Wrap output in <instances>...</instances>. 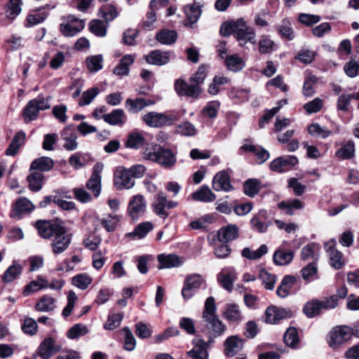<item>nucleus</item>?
<instances>
[{
	"mask_svg": "<svg viewBox=\"0 0 359 359\" xmlns=\"http://www.w3.org/2000/svg\"><path fill=\"white\" fill-rule=\"evenodd\" d=\"M102 119L111 126H123L126 123V116L123 109H117L104 114Z\"/></svg>",
	"mask_w": 359,
	"mask_h": 359,
	"instance_id": "nucleus-29",
	"label": "nucleus"
},
{
	"mask_svg": "<svg viewBox=\"0 0 359 359\" xmlns=\"http://www.w3.org/2000/svg\"><path fill=\"white\" fill-rule=\"evenodd\" d=\"M88 69L90 72H97L102 69L103 57L102 55L88 57L86 60Z\"/></svg>",
	"mask_w": 359,
	"mask_h": 359,
	"instance_id": "nucleus-52",
	"label": "nucleus"
},
{
	"mask_svg": "<svg viewBox=\"0 0 359 359\" xmlns=\"http://www.w3.org/2000/svg\"><path fill=\"white\" fill-rule=\"evenodd\" d=\"M179 118L178 115L172 111L158 113L151 111L142 116L144 123L151 128H160L165 126H170Z\"/></svg>",
	"mask_w": 359,
	"mask_h": 359,
	"instance_id": "nucleus-4",
	"label": "nucleus"
},
{
	"mask_svg": "<svg viewBox=\"0 0 359 359\" xmlns=\"http://www.w3.org/2000/svg\"><path fill=\"white\" fill-rule=\"evenodd\" d=\"M154 104V102L153 101L142 97L136 99L128 98L126 101L125 106L130 113L136 114L142 110L144 107Z\"/></svg>",
	"mask_w": 359,
	"mask_h": 359,
	"instance_id": "nucleus-26",
	"label": "nucleus"
},
{
	"mask_svg": "<svg viewBox=\"0 0 359 359\" xmlns=\"http://www.w3.org/2000/svg\"><path fill=\"white\" fill-rule=\"evenodd\" d=\"M237 278V273L234 268H223L217 275V280L223 288L229 292L233 290V284Z\"/></svg>",
	"mask_w": 359,
	"mask_h": 359,
	"instance_id": "nucleus-17",
	"label": "nucleus"
},
{
	"mask_svg": "<svg viewBox=\"0 0 359 359\" xmlns=\"http://www.w3.org/2000/svg\"><path fill=\"white\" fill-rule=\"evenodd\" d=\"M243 18H239L236 21L230 22H224L220 28V34L224 36H228L231 34H236V29L238 26L242 25Z\"/></svg>",
	"mask_w": 359,
	"mask_h": 359,
	"instance_id": "nucleus-53",
	"label": "nucleus"
},
{
	"mask_svg": "<svg viewBox=\"0 0 359 359\" xmlns=\"http://www.w3.org/2000/svg\"><path fill=\"white\" fill-rule=\"evenodd\" d=\"M194 348L187 352V355L191 359H208V345L203 339L196 337L193 340Z\"/></svg>",
	"mask_w": 359,
	"mask_h": 359,
	"instance_id": "nucleus-20",
	"label": "nucleus"
},
{
	"mask_svg": "<svg viewBox=\"0 0 359 359\" xmlns=\"http://www.w3.org/2000/svg\"><path fill=\"white\" fill-rule=\"evenodd\" d=\"M288 245L289 242L284 241L275 250L273 255V261L276 266H287L293 261L294 252L287 249Z\"/></svg>",
	"mask_w": 359,
	"mask_h": 359,
	"instance_id": "nucleus-13",
	"label": "nucleus"
},
{
	"mask_svg": "<svg viewBox=\"0 0 359 359\" xmlns=\"http://www.w3.org/2000/svg\"><path fill=\"white\" fill-rule=\"evenodd\" d=\"M226 64L227 68L233 72H238L241 70L244 67L243 60L237 55H232L226 56Z\"/></svg>",
	"mask_w": 359,
	"mask_h": 359,
	"instance_id": "nucleus-59",
	"label": "nucleus"
},
{
	"mask_svg": "<svg viewBox=\"0 0 359 359\" xmlns=\"http://www.w3.org/2000/svg\"><path fill=\"white\" fill-rule=\"evenodd\" d=\"M308 131L313 137L325 139L334 133H339V128L337 127L334 130H330L318 123H315L309 126Z\"/></svg>",
	"mask_w": 359,
	"mask_h": 359,
	"instance_id": "nucleus-28",
	"label": "nucleus"
},
{
	"mask_svg": "<svg viewBox=\"0 0 359 359\" xmlns=\"http://www.w3.org/2000/svg\"><path fill=\"white\" fill-rule=\"evenodd\" d=\"M114 183L118 189H130L134 187L135 182L126 168H119L114 174Z\"/></svg>",
	"mask_w": 359,
	"mask_h": 359,
	"instance_id": "nucleus-15",
	"label": "nucleus"
},
{
	"mask_svg": "<svg viewBox=\"0 0 359 359\" xmlns=\"http://www.w3.org/2000/svg\"><path fill=\"white\" fill-rule=\"evenodd\" d=\"M85 26V22L73 15H67L60 24V31L66 36L72 37L81 32Z\"/></svg>",
	"mask_w": 359,
	"mask_h": 359,
	"instance_id": "nucleus-11",
	"label": "nucleus"
},
{
	"mask_svg": "<svg viewBox=\"0 0 359 359\" xmlns=\"http://www.w3.org/2000/svg\"><path fill=\"white\" fill-rule=\"evenodd\" d=\"M55 308V299L48 294L41 297L35 305V309L39 312L53 311Z\"/></svg>",
	"mask_w": 359,
	"mask_h": 359,
	"instance_id": "nucleus-40",
	"label": "nucleus"
},
{
	"mask_svg": "<svg viewBox=\"0 0 359 359\" xmlns=\"http://www.w3.org/2000/svg\"><path fill=\"white\" fill-rule=\"evenodd\" d=\"M337 241L332 238L324 243L325 250L329 257V263L335 269H340L345 264L343 254L336 248Z\"/></svg>",
	"mask_w": 359,
	"mask_h": 359,
	"instance_id": "nucleus-10",
	"label": "nucleus"
},
{
	"mask_svg": "<svg viewBox=\"0 0 359 359\" xmlns=\"http://www.w3.org/2000/svg\"><path fill=\"white\" fill-rule=\"evenodd\" d=\"M296 282V278L293 276H285L281 280L280 285L276 290V294L281 298L287 297Z\"/></svg>",
	"mask_w": 359,
	"mask_h": 359,
	"instance_id": "nucleus-33",
	"label": "nucleus"
},
{
	"mask_svg": "<svg viewBox=\"0 0 359 359\" xmlns=\"http://www.w3.org/2000/svg\"><path fill=\"white\" fill-rule=\"evenodd\" d=\"M99 93L100 89L97 87H94L84 91L79 101V105L83 107L90 104Z\"/></svg>",
	"mask_w": 359,
	"mask_h": 359,
	"instance_id": "nucleus-57",
	"label": "nucleus"
},
{
	"mask_svg": "<svg viewBox=\"0 0 359 359\" xmlns=\"http://www.w3.org/2000/svg\"><path fill=\"white\" fill-rule=\"evenodd\" d=\"M62 226V222H50L46 220H39L35 224L38 233L41 237L45 239H48L53 237L55 233L57 232V229H60Z\"/></svg>",
	"mask_w": 359,
	"mask_h": 359,
	"instance_id": "nucleus-14",
	"label": "nucleus"
},
{
	"mask_svg": "<svg viewBox=\"0 0 359 359\" xmlns=\"http://www.w3.org/2000/svg\"><path fill=\"white\" fill-rule=\"evenodd\" d=\"M216 304L212 297H208L205 302L202 318L205 327L211 337L221 336L226 331V325L216 315Z\"/></svg>",
	"mask_w": 359,
	"mask_h": 359,
	"instance_id": "nucleus-2",
	"label": "nucleus"
},
{
	"mask_svg": "<svg viewBox=\"0 0 359 359\" xmlns=\"http://www.w3.org/2000/svg\"><path fill=\"white\" fill-rule=\"evenodd\" d=\"M143 135L137 132L130 133L126 142V146L131 149H138L144 144Z\"/></svg>",
	"mask_w": 359,
	"mask_h": 359,
	"instance_id": "nucleus-55",
	"label": "nucleus"
},
{
	"mask_svg": "<svg viewBox=\"0 0 359 359\" xmlns=\"http://www.w3.org/2000/svg\"><path fill=\"white\" fill-rule=\"evenodd\" d=\"M158 261L159 269L176 267L181 264L179 257L175 255H159Z\"/></svg>",
	"mask_w": 359,
	"mask_h": 359,
	"instance_id": "nucleus-36",
	"label": "nucleus"
},
{
	"mask_svg": "<svg viewBox=\"0 0 359 359\" xmlns=\"http://www.w3.org/2000/svg\"><path fill=\"white\" fill-rule=\"evenodd\" d=\"M194 201L209 203L215 200L216 196L208 186H202L191 194Z\"/></svg>",
	"mask_w": 359,
	"mask_h": 359,
	"instance_id": "nucleus-34",
	"label": "nucleus"
},
{
	"mask_svg": "<svg viewBox=\"0 0 359 359\" xmlns=\"http://www.w3.org/2000/svg\"><path fill=\"white\" fill-rule=\"evenodd\" d=\"M298 332L296 328L290 327L284 335V341L288 346L295 347L299 343Z\"/></svg>",
	"mask_w": 359,
	"mask_h": 359,
	"instance_id": "nucleus-64",
	"label": "nucleus"
},
{
	"mask_svg": "<svg viewBox=\"0 0 359 359\" xmlns=\"http://www.w3.org/2000/svg\"><path fill=\"white\" fill-rule=\"evenodd\" d=\"M217 236L220 242L227 243L236 239L238 236V228L235 224H229L222 227L217 231Z\"/></svg>",
	"mask_w": 359,
	"mask_h": 359,
	"instance_id": "nucleus-27",
	"label": "nucleus"
},
{
	"mask_svg": "<svg viewBox=\"0 0 359 359\" xmlns=\"http://www.w3.org/2000/svg\"><path fill=\"white\" fill-rule=\"evenodd\" d=\"M245 194L250 196H255L260 189V182L256 179H249L243 184Z\"/></svg>",
	"mask_w": 359,
	"mask_h": 359,
	"instance_id": "nucleus-54",
	"label": "nucleus"
},
{
	"mask_svg": "<svg viewBox=\"0 0 359 359\" xmlns=\"http://www.w3.org/2000/svg\"><path fill=\"white\" fill-rule=\"evenodd\" d=\"M241 150L250 152L255 154L259 161V163H263L269 158V153L268 151L262 147L251 144H244L241 147Z\"/></svg>",
	"mask_w": 359,
	"mask_h": 359,
	"instance_id": "nucleus-30",
	"label": "nucleus"
},
{
	"mask_svg": "<svg viewBox=\"0 0 359 359\" xmlns=\"http://www.w3.org/2000/svg\"><path fill=\"white\" fill-rule=\"evenodd\" d=\"M304 203L299 199H292L287 201H281L278 204V208L285 210L288 215H293L294 210H300L304 208Z\"/></svg>",
	"mask_w": 359,
	"mask_h": 359,
	"instance_id": "nucleus-43",
	"label": "nucleus"
},
{
	"mask_svg": "<svg viewBox=\"0 0 359 359\" xmlns=\"http://www.w3.org/2000/svg\"><path fill=\"white\" fill-rule=\"evenodd\" d=\"M170 52L155 50L145 55V60L147 63L154 65H164L169 62Z\"/></svg>",
	"mask_w": 359,
	"mask_h": 359,
	"instance_id": "nucleus-23",
	"label": "nucleus"
},
{
	"mask_svg": "<svg viewBox=\"0 0 359 359\" xmlns=\"http://www.w3.org/2000/svg\"><path fill=\"white\" fill-rule=\"evenodd\" d=\"M22 266L16 262H14L5 271L3 276L4 281L6 283L13 281L22 273Z\"/></svg>",
	"mask_w": 359,
	"mask_h": 359,
	"instance_id": "nucleus-48",
	"label": "nucleus"
},
{
	"mask_svg": "<svg viewBox=\"0 0 359 359\" xmlns=\"http://www.w3.org/2000/svg\"><path fill=\"white\" fill-rule=\"evenodd\" d=\"M34 209L32 203L27 198L18 200L13 206V217H18L22 213L30 212Z\"/></svg>",
	"mask_w": 359,
	"mask_h": 359,
	"instance_id": "nucleus-38",
	"label": "nucleus"
},
{
	"mask_svg": "<svg viewBox=\"0 0 359 359\" xmlns=\"http://www.w3.org/2000/svg\"><path fill=\"white\" fill-rule=\"evenodd\" d=\"M225 319L231 322H239L242 320V314L237 304H227L223 312Z\"/></svg>",
	"mask_w": 359,
	"mask_h": 359,
	"instance_id": "nucleus-37",
	"label": "nucleus"
},
{
	"mask_svg": "<svg viewBox=\"0 0 359 359\" xmlns=\"http://www.w3.org/2000/svg\"><path fill=\"white\" fill-rule=\"evenodd\" d=\"M48 283L47 280L41 276H39L36 280H32L24 289L23 294L28 296L31 293L39 291L40 290L47 288Z\"/></svg>",
	"mask_w": 359,
	"mask_h": 359,
	"instance_id": "nucleus-35",
	"label": "nucleus"
},
{
	"mask_svg": "<svg viewBox=\"0 0 359 359\" xmlns=\"http://www.w3.org/2000/svg\"><path fill=\"white\" fill-rule=\"evenodd\" d=\"M177 203L173 201H168L166 195L162 191H158L154 196L151 207L154 212L162 219H166L169 216L168 210L175 208Z\"/></svg>",
	"mask_w": 359,
	"mask_h": 359,
	"instance_id": "nucleus-7",
	"label": "nucleus"
},
{
	"mask_svg": "<svg viewBox=\"0 0 359 359\" xmlns=\"http://www.w3.org/2000/svg\"><path fill=\"white\" fill-rule=\"evenodd\" d=\"M88 327L85 325L78 323L72 326L67 332V336L69 339H74L84 336L88 333Z\"/></svg>",
	"mask_w": 359,
	"mask_h": 359,
	"instance_id": "nucleus-56",
	"label": "nucleus"
},
{
	"mask_svg": "<svg viewBox=\"0 0 359 359\" xmlns=\"http://www.w3.org/2000/svg\"><path fill=\"white\" fill-rule=\"evenodd\" d=\"M185 13L189 22L194 24L197 22L201 14L199 5H190L185 7Z\"/></svg>",
	"mask_w": 359,
	"mask_h": 359,
	"instance_id": "nucleus-61",
	"label": "nucleus"
},
{
	"mask_svg": "<svg viewBox=\"0 0 359 359\" xmlns=\"http://www.w3.org/2000/svg\"><path fill=\"white\" fill-rule=\"evenodd\" d=\"M259 279L262 280L264 287L267 290H273L276 282V276L270 273L268 271L262 269L259 271Z\"/></svg>",
	"mask_w": 359,
	"mask_h": 359,
	"instance_id": "nucleus-51",
	"label": "nucleus"
},
{
	"mask_svg": "<svg viewBox=\"0 0 359 359\" xmlns=\"http://www.w3.org/2000/svg\"><path fill=\"white\" fill-rule=\"evenodd\" d=\"M225 354L227 356L232 357L239 351H241L243 346V340L237 336H231L226 339L224 343Z\"/></svg>",
	"mask_w": 359,
	"mask_h": 359,
	"instance_id": "nucleus-31",
	"label": "nucleus"
},
{
	"mask_svg": "<svg viewBox=\"0 0 359 359\" xmlns=\"http://www.w3.org/2000/svg\"><path fill=\"white\" fill-rule=\"evenodd\" d=\"M177 39V34L175 31L163 29L156 35V39L163 45L173 44Z\"/></svg>",
	"mask_w": 359,
	"mask_h": 359,
	"instance_id": "nucleus-41",
	"label": "nucleus"
},
{
	"mask_svg": "<svg viewBox=\"0 0 359 359\" xmlns=\"http://www.w3.org/2000/svg\"><path fill=\"white\" fill-rule=\"evenodd\" d=\"M265 316L266 323L275 324L280 320L290 317V313L284 309L271 306L266 309Z\"/></svg>",
	"mask_w": 359,
	"mask_h": 359,
	"instance_id": "nucleus-21",
	"label": "nucleus"
},
{
	"mask_svg": "<svg viewBox=\"0 0 359 359\" xmlns=\"http://www.w3.org/2000/svg\"><path fill=\"white\" fill-rule=\"evenodd\" d=\"M205 283V279L200 274L193 273L187 276L182 290V295L184 299H191Z\"/></svg>",
	"mask_w": 359,
	"mask_h": 359,
	"instance_id": "nucleus-9",
	"label": "nucleus"
},
{
	"mask_svg": "<svg viewBox=\"0 0 359 359\" xmlns=\"http://www.w3.org/2000/svg\"><path fill=\"white\" fill-rule=\"evenodd\" d=\"M212 188L216 191H229L233 189L229 176L225 171H220L215 175L212 180Z\"/></svg>",
	"mask_w": 359,
	"mask_h": 359,
	"instance_id": "nucleus-22",
	"label": "nucleus"
},
{
	"mask_svg": "<svg viewBox=\"0 0 359 359\" xmlns=\"http://www.w3.org/2000/svg\"><path fill=\"white\" fill-rule=\"evenodd\" d=\"M135 61L133 55H126L120 61L118 65L114 69V74L117 76H126L128 74L129 66Z\"/></svg>",
	"mask_w": 359,
	"mask_h": 359,
	"instance_id": "nucleus-39",
	"label": "nucleus"
},
{
	"mask_svg": "<svg viewBox=\"0 0 359 359\" xmlns=\"http://www.w3.org/2000/svg\"><path fill=\"white\" fill-rule=\"evenodd\" d=\"M92 278L85 273L75 276L72 278V284L81 290H86L92 283Z\"/></svg>",
	"mask_w": 359,
	"mask_h": 359,
	"instance_id": "nucleus-60",
	"label": "nucleus"
},
{
	"mask_svg": "<svg viewBox=\"0 0 359 359\" xmlns=\"http://www.w3.org/2000/svg\"><path fill=\"white\" fill-rule=\"evenodd\" d=\"M207 76V67L201 65L197 72L190 78L191 83H187L182 80H177L175 83V89L180 96H187L197 98L201 93V85Z\"/></svg>",
	"mask_w": 359,
	"mask_h": 359,
	"instance_id": "nucleus-1",
	"label": "nucleus"
},
{
	"mask_svg": "<svg viewBox=\"0 0 359 359\" xmlns=\"http://www.w3.org/2000/svg\"><path fill=\"white\" fill-rule=\"evenodd\" d=\"M353 334V329L348 326H336L330 332L327 339V343L332 348H338L345 341L350 339Z\"/></svg>",
	"mask_w": 359,
	"mask_h": 359,
	"instance_id": "nucleus-5",
	"label": "nucleus"
},
{
	"mask_svg": "<svg viewBox=\"0 0 359 359\" xmlns=\"http://www.w3.org/2000/svg\"><path fill=\"white\" fill-rule=\"evenodd\" d=\"M278 31L280 36L287 40H292L294 38L292 23L288 19H284L281 24L278 26Z\"/></svg>",
	"mask_w": 359,
	"mask_h": 359,
	"instance_id": "nucleus-50",
	"label": "nucleus"
},
{
	"mask_svg": "<svg viewBox=\"0 0 359 359\" xmlns=\"http://www.w3.org/2000/svg\"><path fill=\"white\" fill-rule=\"evenodd\" d=\"M21 0H9L4 7L6 18L10 21L14 20L22 11Z\"/></svg>",
	"mask_w": 359,
	"mask_h": 359,
	"instance_id": "nucleus-32",
	"label": "nucleus"
},
{
	"mask_svg": "<svg viewBox=\"0 0 359 359\" xmlns=\"http://www.w3.org/2000/svg\"><path fill=\"white\" fill-rule=\"evenodd\" d=\"M72 242V234L67 232V228L63 225L53 236L50 243L52 252L58 255L66 251Z\"/></svg>",
	"mask_w": 359,
	"mask_h": 359,
	"instance_id": "nucleus-6",
	"label": "nucleus"
},
{
	"mask_svg": "<svg viewBox=\"0 0 359 359\" xmlns=\"http://www.w3.org/2000/svg\"><path fill=\"white\" fill-rule=\"evenodd\" d=\"M267 218V212L265 210H260L250 220L252 229L259 233L266 232L269 223L264 222Z\"/></svg>",
	"mask_w": 359,
	"mask_h": 359,
	"instance_id": "nucleus-24",
	"label": "nucleus"
},
{
	"mask_svg": "<svg viewBox=\"0 0 359 359\" xmlns=\"http://www.w3.org/2000/svg\"><path fill=\"white\" fill-rule=\"evenodd\" d=\"M43 180V174L35 172L27 177L29 187L30 189L34 191H38L42 188V183Z\"/></svg>",
	"mask_w": 359,
	"mask_h": 359,
	"instance_id": "nucleus-58",
	"label": "nucleus"
},
{
	"mask_svg": "<svg viewBox=\"0 0 359 359\" xmlns=\"http://www.w3.org/2000/svg\"><path fill=\"white\" fill-rule=\"evenodd\" d=\"M268 252V247L265 244H262L260 247L256 250H252L250 248H245L241 252V255L243 257L250 259L255 260L260 259L262 256L266 255Z\"/></svg>",
	"mask_w": 359,
	"mask_h": 359,
	"instance_id": "nucleus-44",
	"label": "nucleus"
},
{
	"mask_svg": "<svg viewBox=\"0 0 359 359\" xmlns=\"http://www.w3.org/2000/svg\"><path fill=\"white\" fill-rule=\"evenodd\" d=\"M304 313L309 318H313L318 316L323 311L318 300H312L306 304L304 307Z\"/></svg>",
	"mask_w": 359,
	"mask_h": 359,
	"instance_id": "nucleus-49",
	"label": "nucleus"
},
{
	"mask_svg": "<svg viewBox=\"0 0 359 359\" xmlns=\"http://www.w3.org/2000/svg\"><path fill=\"white\" fill-rule=\"evenodd\" d=\"M146 208L147 203L144 196L137 194L130 199L127 213L133 220L136 221L144 215Z\"/></svg>",
	"mask_w": 359,
	"mask_h": 359,
	"instance_id": "nucleus-12",
	"label": "nucleus"
},
{
	"mask_svg": "<svg viewBox=\"0 0 359 359\" xmlns=\"http://www.w3.org/2000/svg\"><path fill=\"white\" fill-rule=\"evenodd\" d=\"M61 349V346L52 338L45 339L38 348V353L42 359H50L55 353Z\"/></svg>",
	"mask_w": 359,
	"mask_h": 359,
	"instance_id": "nucleus-19",
	"label": "nucleus"
},
{
	"mask_svg": "<svg viewBox=\"0 0 359 359\" xmlns=\"http://www.w3.org/2000/svg\"><path fill=\"white\" fill-rule=\"evenodd\" d=\"M297 163L298 159L296 156H285L273 160L270 164V168L274 172H283Z\"/></svg>",
	"mask_w": 359,
	"mask_h": 359,
	"instance_id": "nucleus-18",
	"label": "nucleus"
},
{
	"mask_svg": "<svg viewBox=\"0 0 359 359\" xmlns=\"http://www.w3.org/2000/svg\"><path fill=\"white\" fill-rule=\"evenodd\" d=\"M243 25L238 26L236 32V38L241 46H244L248 42L252 44L256 43V34L254 29L247 26L246 22L243 18Z\"/></svg>",
	"mask_w": 359,
	"mask_h": 359,
	"instance_id": "nucleus-16",
	"label": "nucleus"
},
{
	"mask_svg": "<svg viewBox=\"0 0 359 359\" xmlns=\"http://www.w3.org/2000/svg\"><path fill=\"white\" fill-rule=\"evenodd\" d=\"M144 158L156 162L164 168H172L176 162V154L170 149L163 148L156 144L147 147L144 151Z\"/></svg>",
	"mask_w": 359,
	"mask_h": 359,
	"instance_id": "nucleus-3",
	"label": "nucleus"
},
{
	"mask_svg": "<svg viewBox=\"0 0 359 359\" xmlns=\"http://www.w3.org/2000/svg\"><path fill=\"white\" fill-rule=\"evenodd\" d=\"M89 29L97 36H105L107 32V22L100 20H93L89 24Z\"/></svg>",
	"mask_w": 359,
	"mask_h": 359,
	"instance_id": "nucleus-46",
	"label": "nucleus"
},
{
	"mask_svg": "<svg viewBox=\"0 0 359 359\" xmlns=\"http://www.w3.org/2000/svg\"><path fill=\"white\" fill-rule=\"evenodd\" d=\"M100 15L102 18L104 19L107 22H108L109 21H111L117 17L118 12L116 8L113 5L107 4L103 6L100 9Z\"/></svg>",
	"mask_w": 359,
	"mask_h": 359,
	"instance_id": "nucleus-62",
	"label": "nucleus"
},
{
	"mask_svg": "<svg viewBox=\"0 0 359 359\" xmlns=\"http://www.w3.org/2000/svg\"><path fill=\"white\" fill-rule=\"evenodd\" d=\"M122 218L121 215H109L100 219V223L107 232H112L116 230L117 224Z\"/></svg>",
	"mask_w": 359,
	"mask_h": 359,
	"instance_id": "nucleus-47",
	"label": "nucleus"
},
{
	"mask_svg": "<svg viewBox=\"0 0 359 359\" xmlns=\"http://www.w3.org/2000/svg\"><path fill=\"white\" fill-rule=\"evenodd\" d=\"M154 229V225L150 222H145L139 224L133 232L128 233V236L137 237L139 239L143 238Z\"/></svg>",
	"mask_w": 359,
	"mask_h": 359,
	"instance_id": "nucleus-45",
	"label": "nucleus"
},
{
	"mask_svg": "<svg viewBox=\"0 0 359 359\" xmlns=\"http://www.w3.org/2000/svg\"><path fill=\"white\" fill-rule=\"evenodd\" d=\"M61 136L62 140L65 141L63 147L66 150L74 151L77 149V135L71 126H67L62 131Z\"/></svg>",
	"mask_w": 359,
	"mask_h": 359,
	"instance_id": "nucleus-25",
	"label": "nucleus"
},
{
	"mask_svg": "<svg viewBox=\"0 0 359 359\" xmlns=\"http://www.w3.org/2000/svg\"><path fill=\"white\" fill-rule=\"evenodd\" d=\"M50 107L47 98L38 97L28 102L23 111V116L25 120L29 121L35 120L39 111L46 110Z\"/></svg>",
	"mask_w": 359,
	"mask_h": 359,
	"instance_id": "nucleus-8",
	"label": "nucleus"
},
{
	"mask_svg": "<svg viewBox=\"0 0 359 359\" xmlns=\"http://www.w3.org/2000/svg\"><path fill=\"white\" fill-rule=\"evenodd\" d=\"M54 165V161L52 158L47 156H42L35 159L30 165L31 170H39L41 171H48Z\"/></svg>",
	"mask_w": 359,
	"mask_h": 359,
	"instance_id": "nucleus-42",
	"label": "nucleus"
},
{
	"mask_svg": "<svg viewBox=\"0 0 359 359\" xmlns=\"http://www.w3.org/2000/svg\"><path fill=\"white\" fill-rule=\"evenodd\" d=\"M177 133L184 136H194L196 134L197 130L194 124L189 121H184L176 126Z\"/></svg>",
	"mask_w": 359,
	"mask_h": 359,
	"instance_id": "nucleus-63",
	"label": "nucleus"
}]
</instances>
